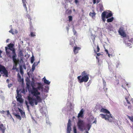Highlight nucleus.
Wrapping results in <instances>:
<instances>
[{
    "label": "nucleus",
    "instance_id": "obj_1",
    "mask_svg": "<svg viewBox=\"0 0 133 133\" xmlns=\"http://www.w3.org/2000/svg\"><path fill=\"white\" fill-rule=\"evenodd\" d=\"M14 45L12 43H10L7 45V46L5 47L6 53L7 56L9 57H12L14 62V65L12 69V70L17 69L16 67L19 62V61L17 59L16 54L15 50L14 48Z\"/></svg>",
    "mask_w": 133,
    "mask_h": 133
},
{
    "label": "nucleus",
    "instance_id": "obj_2",
    "mask_svg": "<svg viewBox=\"0 0 133 133\" xmlns=\"http://www.w3.org/2000/svg\"><path fill=\"white\" fill-rule=\"evenodd\" d=\"M31 93L33 96H35L36 98H32L29 97L28 100L29 104L32 106H33L34 104L37 105L38 102H42V99L39 95L41 94L40 92L37 90L35 88L33 87L32 89L31 90Z\"/></svg>",
    "mask_w": 133,
    "mask_h": 133
},
{
    "label": "nucleus",
    "instance_id": "obj_3",
    "mask_svg": "<svg viewBox=\"0 0 133 133\" xmlns=\"http://www.w3.org/2000/svg\"><path fill=\"white\" fill-rule=\"evenodd\" d=\"M101 112H102L108 114L109 115L107 114L104 115L103 114H101L99 115V116L102 118L104 119L105 120H108L109 121L112 122V121L113 118L111 115L110 114L109 111L107 110L102 108L100 111Z\"/></svg>",
    "mask_w": 133,
    "mask_h": 133
},
{
    "label": "nucleus",
    "instance_id": "obj_4",
    "mask_svg": "<svg viewBox=\"0 0 133 133\" xmlns=\"http://www.w3.org/2000/svg\"><path fill=\"white\" fill-rule=\"evenodd\" d=\"M82 76V78H81V76H78L77 77V79L78 80V82L79 83H81L84 82H87L89 79V74H87L86 72L84 71L81 73Z\"/></svg>",
    "mask_w": 133,
    "mask_h": 133
},
{
    "label": "nucleus",
    "instance_id": "obj_5",
    "mask_svg": "<svg viewBox=\"0 0 133 133\" xmlns=\"http://www.w3.org/2000/svg\"><path fill=\"white\" fill-rule=\"evenodd\" d=\"M77 125L78 128L81 131H83L85 129V123L82 120L79 119Z\"/></svg>",
    "mask_w": 133,
    "mask_h": 133
},
{
    "label": "nucleus",
    "instance_id": "obj_6",
    "mask_svg": "<svg viewBox=\"0 0 133 133\" xmlns=\"http://www.w3.org/2000/svg\"><path fill=\"white\" fill-rule=\"evenodd\" d=\"M17 96L16 97L17 101L19 102L20 103H22L23 101V100L21 98L22 96L21 94H19V91L17 90Z\"/></svg>",
    "mask_w": 133,
    "mask_h": 133
},
{
    "label": "nucleus",
    "instance_id": "obj_7",
    "mask_svg": "<svg viewBox=\"0 0 133 133\" xmlns=\"http://www.w3.org/2000/svg\"><path fill=\"white\" fill-rule=\"evenodd\" d=\"M119 35L123 37H126V34L124 31L123 28H120L118 31Z\"/></svg>",
    "mask_w": 133,
    "mask_h": 133
},
{
    "label": "nucleus",
    "instance_id": "obj_8",
    "mask_svg": "<svg viewBox=\"0 0 133 133\" xmlns=\"http://www.w3.org/2000/svg\"><path fill=\"white\" fill-rule=\"evenodd\" d=\"M119 35L123 37H126V34L124 31L123 28H120L118 31Z\"/></svg>",
    "mask_w": 133,
    "mask_h": 133
},
{
    "label": "nucleus",
    "instance_id": "obj_9",
    "mask_svg": "<svg viewBox=\"0 0 133 133\" xmlns=\"http://www.w3.org/2000/svg\"><path fill=\"white\" fill-rule=\"evenodd\" d=\"M84 110L83 109H82L78 114L77 117L78 118H83L84 116Z\"/></svg>",
    "mask_w": 133,
    "mask_h": 133
},
{
    "label": "nucleus",
    "instance_id": "obj_10",
    "mask_svg": "<svg viewBox=\"0 0 133 133\" xmlns=\"http://www.w3.org/2000/svg\"><path fill=\"white\" fill-rule=\"evenodd\" d=\"M81 49L80 47L77 46H74V53L75 54H76L78 52L79 50Z\"/></svg>",
    "mask_w": 133,
    "mask_h": 133
},
{
    "label": "nucleus",
    "instance_id": "obj_11",
    "mask_svg": "<svg viewBox=\"0 0 133 133\" xmlns=\"http://www.w3.org/2000/svg\"><path fill=\"white\" fill-rule=\"evenodd\" d=\"M5 129V127L3 124H2L0 125V130L2 131V133H4Z\"/></svg>",
    "mask_w": 133,
    "mask_h": 133
},
{
    "label": "nucleus",
    "instance_id": "obj_12",
    "mask_svg": "<svg viewBox=\"0 0 133 133\" xmlns=\"http://www.w3.org/2000/svg\"><path fill=\"white\" fill-rule=\"evenodd\" d=\"M17 79L18 81L19 82H22L23 81V79L21 78V77L19 73L17 74Z\"/></svg>",
    "mask_w": 133,
    "mask_h": 133
},
{
    "label": "nucleus",
    "instance_id": "obj_13",
    "mask_svg": "<svg viewBox=\"0 0 133 133\" xmlns=\"http://www.w3.org/2000/svg\"><path fill=\"white\" fill-rule=\"evenodd\" d=\"M19 111L21 114L22 117L23 118H25V112L23 111L22 110L20 109H19Z\"/></svg>",
    "mask_w": 133,
    "mask_h": 133
},
{
    "label": "nucleus",
    "instance_id": "obj_14",
    "mask_svg": "<svg viewBox=\"0 0 133 133\" xmlns=\"http://www.w3.org/2000/svg\"><path fill=\"white\" fill-rule=\"evenodd\" d=\"M98 7L99 8L100 11H102L104 10V8L102 4H99Z\"/></svg>",
    "mask_w": 133,
    "mask_h": 133
},
{
    "label": "nucleus",
    "instance_id": "obj_15",
    "mask_svg": "<svg viewBox=\"0 0 133 133\" xmlns=\"http://www.w3.org/2000/svg\"><path fill=\"white\" fill-rule=\"evenodd\" d=\"M43 81L44 83L46 84H49L50 83V82H49L48 80L46 79L45 77L43 78Z\"/></svg>",
    "mask_w": 133,
    "mask_h": 133
},
{
    "label": "nucleus",
    "instance_id": "obj_16",
    "mask_svg": "<svg viewBox=\"0 0 133 133\" xmlns=\"http://www.w3.org/2000/svg\"><path fill=\"white\" fill-rule=\"evenodd\" d=\"M112 13L111 12L109 13L108 12V13H107V15L106 16V18H109L111 16H112Z\"/></svg>",
    "mask_w": 133,
    "mask_h": 133
},
{
    "label": "nucleus",
    "instance_id": "obj_17",
    "mask_svg": "<svg viewBox=\"0 0 133 133\" xmlns=\"http://www.w3.org/2000/svg\"><path fill=\"white\" fill-rule=\"evenodd\" d=\"M71 126H67V133H70V131H71Z\"/></svg>",
    "mask_w": 133,
    "mask_h": 133
},
{
    "label": "nucleus",
    "instance_id": "obj_18",
    "mask_svg": "<svg viewBox=\"0 0 133 133\" xmlns=\"http://www.w3.org/2000/svg\"><path fill=\"white\" fill-rule=\"evenodd\" d=\"M20 71L21 74V75L23 76L24 74L23 70L22 67L21 66H20L19 67Z\"/></svg>",
    "mask_w": 133,
    "mask_h": 133
},
{
    "label": "nucleus",
    "instance_id": "obj_19",
    "mask_svg": "<svg viewBox=\"0 0 133 133\" xmlns=\"http://www.w3.org/2000/svg\"><path fill=\"white\" fill-rule=\"evenodd\" d=\"M108 13L107 12H105V11H104L103 12L101 15V16L102 17H106V16L107 15V14Z\"/></svg>",
    "mask_w": 133,
    "mask_h": 133
},
{
    "label": "nucleus",
    "instance_id": "obj_20",
    "mask_svg": "<svg viewBox=\"0 0 133 133\" xmlns=\"http://www.w3.org/2000/svg\"><path fill=\"white\" fill-rule=\"evenodd\" d=\"M74 40L72 39H71L70 41V44L72 47L74 46Z\"/></svg>",
    "mask_w": 133,
    "mask_h": 133
},
{
    "label": "nucleus",
    "instance_id": "obj_21",
    "mask_svg": "<svg viewBox=\"0 0 133 133\" xmlns=\"http://www.w3.org/2000/svg\"><path fill=\"white\" fill-rule=\"evenodd\" d=\"M114 19V17H111V18L108 19L107 20V21L108 22H111L113 21Z\"/></svg>",
    "mask_w": 133,
    "mask_h": 133
},
{
    "label": "nucleus",
    "instance_id": "obj_22",
    "mask_svg": "<svg viewBox=\"0 0 133 133\" xmlns=\"http://www.w3.org/2000/svg\"><path fill=\"white\" fill-rule=\"evenodd\" d=\"M91 39H92V40L94 41L95 40V35L92 34L91 36Z\"/></svg>",
    "mask_w": 133,
    "mask_h": 133
},
{
    "label": "nucleus",
    "instance_id": "obj_23",
    "mask_svg": "<svg viewBox=\"0 0 133 133\" xmlns=\"http://www.w3.org/2000/svg\"><path fill=\"white\" fill-rule=\"evenodd\" d=\"M18 55L19 56H23V51L22 50H20L18 52Z\"/></svg>",
    "mask_w": 133,
    "mask_h": 133
},
{
    "label": "nucleus",
    "instance_id": "obj_24",
    "mask_svg": "<svg viewBox=\"0 0 133 133\" xmlns=\"http://www.w3.org/2000/svg\"><path fill=\"white\" fill-rule=\"evenodd\" d=\"M36 88L37 90H40L41 89H42V86L41 85H39L38 87L37 88Z\"/></svg>",
    "mask_w": 133,
    "mask_h": 133
},
{
    "label": "nucleus",
    "instance_id": "obj_25",
    "mask_svg": "<svg viewBox=\"0 0 133 133\" xmlns=\"http://www.w3.org/2000/svg\"><path fill=\"white\" fill-rule=\"evenodd\" d=\"M96 15V13L95 12H90L89 13V15L92 17H93L94 16Z\"/></svg>",
    "mask_w": 133,
    "mask_h": 133
},
{
    "label": "nucleus",
    "instance_id": "obj_26",
    "mask_svg": "<svg viewBox=\"0 0 133 133\" xmlns=\"http://www.w3.org/2000/svg\"><path fill=\"white\" fill-rule=\"evenodd\" d=\"M72 12V11L71 10H67L66 11V13L67 15H70V14Z\"/></svg>",
    "mask_w": 133,
    "mask_h": 133
},
{
    "label": "nucleus",
    "instance_id": "obj_27",
    "mask_svg": "<svg viewBox=\"0 0 133 133\" xmlns=\"http://www.w3.org/2000/svg\"><path fill=\"white\" fill-rule=\"evenodd\" d=\"M23 3V6L24 8L25 9V10L27 12H28V10H27V8L26 6V2L25 3Z\"/></svg>",
    "mask_w": 133,
    "mask_h": 133
},
{
    "label": "nucleus",
    "instance_id": "obj_28",
    "mask_svg": "<svg viewBox=\"0 0 133 133\" xmlns=\"http://www.w3.org/2000/svg\"><path fill=\"white\" fill-rule=\"evenodd\" d=\"M15 116L16 117V118L19 119L21 120V116L17 114H16L15 115Z\"/></svg>",
    "mask_w": 133,
    "mask_h": 133
},
{
    "label": "nucleus",
    "instance_id": "obj_29",
    "mask_svg": "<svg viewBox=\"0 0 133 133\" xmlns=\"http://www.w3.org/2000/svg\"><path fill=\"white\" fill-rule=\"evenodd\" d=\"M91 125L90 124H88L87 125V128L88 130H89L91 127Z\"/></svg>",
    "mask_w": 133,
    "mask_h": 133
},
{
    "label": "nucleus",
    "instance_id": "obj_30",
    "mask_svg": "<svg viewBox=\"0 0 133 133\" xmlns=\"http://www.w3.org/2000/svg\"><path fill=\"white\" fill-rule=\"evenodd\" d=\"M35 33L31 32H30V36L31 37H34L36 36Z\"/></svg>",
    "mask_w": 133,
    "mask_h": 133
},
{
    "label": "nucleus",
    "instance_id": "obj_31",
    "mask_svg": "<svg viewBox=\"0 0 133 133\" xmlns=\"http://www.w3.org/2000/svg\"><path fill=\"white\" fill-rule=\"evenodd\" d=\"M68 18H69V22H70L72 21V16H69L68 17Z\"/></svg>",
    "mask_w": 133,
    "mask_h": 133
},
{
    "label": "nucleus",
    "instance_id": "obj_32",
    "mask_svg": "<svg viewBox=\"0 0 133 133\" xmlns=\"http://www.w3.org/2000/svg\"><path fill=\"white\" fill-rule=\"evenodd\" d=\"M100 50V49L99 48V46L98 45H97V50L96 51L95 50H94V51L95 52H99Z\"/></svg>",
    "mask_w": 133,
    "mask_h": 133
},
{
    "label": "nucleus",
    "instance_id": "obj_33",
    "mask_svg": "<svg viewBox=\"0 0 133 133\" xmlns=\"http://www.w3.org/2000/svg\"><path fill=\"white\" fill-rule=\"evenodd\" d=\"M128 117L131 121L133 122V116L131 117L129 116H128Z\"/></svg>",
    "mask_w": 133,
    "mask_h": 133
},
{
    "label": "nucleus",
    "instance_id": "obj_34",
    "mask_svg": "<svg viewBox=\"0 0 133 133\" xmlns=\"http://www.w3.org/2000/svg\"><path fill=\"white\" fill-rule=\"evenodd\" d=\"M6 112L7 113V115L8 116H11V115L10 114V113L9 112V111L8 110L6 111Z\"/></svg>",
    "mask_w": 133,
    "mask_h": 133
},
{
    "label": "nucleus",
    "instance_id": "obj_35",
    "mask_svg": "<svg viewBox=\"0 0 133 133\" xmlns=\"http://www.w3.org/2000/svg\"><path fill=\"white\" fill-rule=\"evenodd\" d=\"M71 121L70 119L69 120L68 122V123L67 126H71Z\"/></svg>",
    "mask_w": 133,
    "mask_h": 133
},
{
    "label": "nucleus",
    "instance_id": "obj_36",
    "mask_svg": "<svg viewBox=\"0 0 133 133\" xmlns=\"http://www.w3.org/2000/svg\"><path fill=\"white\" fill-rule=\"evenodd\" d=\"M34 57H31V63H32L34 62Z\"/></svg>",
    "mask_w": 133,
    "mask_h": 133
},
{
    "label": "nucleus",
    "instance_id": "obj_37",
    "mask_svg": "<svg viewBox=\"0 0 133 133\" xmlns=\"http://www.w3.org/2000/svg\"><path fill=\"white\" fill-rule=\"evenodd\" d=\"M125 99L126 100V101H127V103L128 104H130V102L128 100V99L127 98V97H126L125 98Z\"/></svg>",
    "mask_w": 133,
    "mask_h": 133
},
{
    "label": "nucleus",
    "instance_id": "obj_38",
    "mask_svg": "<svg viewBox=\"0 0 133 133\" xmlns=\"http://www.w3.org/2000/svg\"><path fill=\"white\" fill-rule=\"evenodd\" d=\"M26 16L29 19H30V20L31 19V17L29 14H27L26 15Z\"/></svg>",
    "mask_w": 133,
    "mask_h": 133
},
{
    "label": "nucleus",
    "instance_id": "obj_39",
    "mask_svg": "<svg viewBox=\"0 0 133 133\" xmlns=\"http://www.w3.org/2000/svg\"><path fill=\"white\" fill-rule=\"evenodd\" d=\"M12 85V84L11 83L9 84L8 85V87L9 88L11 87V86Z\"/></svg>",
    "mask_w": 133,
    "mask_h": 133
},
{
    "label": "nucleus",
    "instance_id": "obj_40",
    "mask_svg": "<svg viewBox=\"0 0 133 133\" xmlns=\"http://www.w3.org/2000/svg\"><path fill=\"white\" fill-rule=\"evenodd\" d=\"M106 18V17H102V20L104 22H105V18Z\"/></svg>",
    "mask_w": 133,
    "mask_h": 133
},
{
    "label": "nucleus",
    "instance_id": "obj_41",
    "mask_svg": "<svg viewBox=\"0 0 133 133\" xmlns=\"http://www.w3.org/2000/svg\"><path fill=\"white\" fill-rule=\"evenodd\" d=\"M5 112H6V111L4 110H2L0 111V113L3 114H4Z\"/></svg>",
    "mask_w": 133,
    "mask_h": 133
},
{
    "label": "nucleus",
    "instance_id": "obj_42",
    "mask_svg": "<svg viewBox=\"0 0 133 133\" xmlns=\"http://www.w3.org/2000/svg\"><path fill=\"white\" fill-rule=\"evenodd\" d=\"M9 32L10 33H12V34H14V33L12 32V29H11L9 31Z\"/></svg>",
    "mask_w": 133,
    "mask_h": 133
},
{
    "label": "nucleus",
    "instance_id": "obj_43",
    "mask_svg": "<svg viewBox=\"0 0 133 133\" xmlns=\"http://www.w3.org/2000/svg\"><path fill=\"white\" fill-rule=\"evenodd\" d=\"M26 104L27 106V108L28 109H29V106L28 105V103L26 102Z\"/></svg>",
    "mask_w": 133,
    "mask_h": 133
},
{
    "label": "nucleus",
    "instance_id": "obj_44",
    "mask_svg": "<svg viewBox=\"0 0 133 133\" xmlns=\"http://www.w3.org/2000/svg\"><path fill=\"white\" fill-rule=\"evenodd\" d=\"M75 2L76 4H77L79 2L78 0H75Z\"/></svg>",
    "mask_w": 133,
    "mask_h": 133
},
{
    "label": "nucleus",
    "instance_id": "obj_45",
    "mask_svg": "<svg viewBox=\"0 0 133 133\" xmlns=\"http://www.w3.org/2000/svg\"><path fill=\"white\" fill-rule=\"evenodd\" d=\"M78 58H76L74 60L75 62H76L78 60Z\"/></svg>",
    "mask_w": 133,
    "mask_h": 133
},
{
    "label": "nucleus",
    "instance_id": "obj_46",
    "mask_svg": "<svg viewBox=\"0 0 133 133\" xmlns=\"http://www.w3.org/2000/svg\"><path fill=\"white\" fill-rule=\"evenodd\" d=\"M96 3V0H93V3L94 4H95Z\"/></svg>",
    "mask_w": 133,
    "mask_h": 133
},
{
    "label": "nucleus",
    "instance_id": "obj_47",
    "mask_svg": "<svg viewBox=\"0 0 133 133\" xmlns=\"http://www.w3.org/2000/svg\"><path fill=\"white\" fill-rule=\"evenodd\" d=\"M74 133H77L76 130V129H74Z\"/></svg>",
    "mask_w": 133,
    "mask_h": 133
},
{
    "label": "nucleus",
    "instance_id": "obj_48",
    "mask_svg": "<svg viewBox=\"0 0 133 133\" xmlns=\"http://www.w3.org/2000/svg\"><path fill=\"white\" fill-rule=\"evenodd\" d=\"M103 89H104L105 91V89H106V90H107V89L106 88V86H105V85H104V88H103Z\"/></svg>",
    "mask_w": 133,
    "mask_h": 133
},
{
    "label": "nucleus",
    "instance_id": "obj_49",
    "mask_svg": "<svg viewBox=\"0 0 133 133\" xmlns=\"http://www.w3.org/2000/svg\"><path fill=\"white\" fill-rule=\"evenodd\" d=\"M101 55V54L100 53H97V56H99Z\"/></svg>",
    "mask_w": 133,
    "mask_h": 133
},
{
    "label": "nucleus",
    "instance_id": "obj_50",
    "mask_svg": "<svg viewBox=\"0 0 133 133\" xmlns=\"http://www.w3.org/2000/svg\"><path fill=\"white\" fill-rule=\"evenodd\" d=\"M105 51L107 52V54H108V53H109V52H108V50L107 49H105Z\"/></svg>",
    "mask_w": 133,
    "mask_h": 133
},
{
    "label": "nucleus",
    "instance_id": "obj_51",
    "mask_svg": "<svg viewBox=\"0 0 133 133\" xmlns=\"http://www.w3.org/2000/svg\"><path fill=\"white\" fill-rule=\"evenodd\" d=\"M101 0H97L96 2L98 4V3L100 2Z\"/></svg>",
    "mask_w": 133,
    "mask_h": 133
},
{
    "label": "nucleus",
    "instance_id": "obj_52",
    "mask_svg": "<svg viewBox=\"0 0 133 133\" xmlns=\"http://www.w3.org/2000/svg\"><path fill=\"white\" fill-rule=\"evenodd\" d=\"M111 26H107V29H110V28H111Z\"/></svg>",
    "mask_w": 133,
    "mask_h": 133
},
{
    "label": "nucleus",
    "instance_id": "obj_53",
    "mask_svg": "<svg viewBox=\"0 0 133 133\" xmlns=\"http://www.w3.org/2000/svg\"><path fill=\"white\" fill-rule=\"evenodd\" d=\"M9 79H7L6 80V82L7 83H9Z\"/></svg>",
    "mask_w": 133,
    "mask_h": 133
},
{
    "label": "nucleus",
    "instance_id": "obj_54",
    "mask_svg": "<svg viewBox=\"0 0 133 133\" xmlns=\"http://www.w3.org/2000/svg\"><path fill=\"white\" fill-rule=\"evenodd\" d=\"M23 3L26 2L25 0H22Z\"/></svg>",
    "mask_w": 133,
    "mask_h": 133
},
{
    "label": "nucleus",
    "instance_id": "obj_55",
    "mask_svg": "<svg viewBox=\"0 0 133 133\" xmlns=\"http://www.w3.org/2000/svg\"><path fill=\"white\" fill-rule=\"evenodd\" d=\"M74 35H75L76 34V31H74Z\"/></svg>",
    "mask_w": 133,
    "mask_h": 133
},
{
    "label": "nucleus",
    "instance_id": "obj_56",
    "mask_svg": "<svg viewBox=\"0 0 133 133\" xmlns=\"http://www.w3.org/2000/svg\"><path fill=\"white\" fill-rule=\"evenodd\" d=\"M119 63H117V65H116V67L118 68V65H119Z\"/></svg>",
    "mask_w": 133,
    "mask_h": 133
},
{
    "label": "nucleus",
    "instance_id": "obj_57",
    "mask_svg": "<svg viewBox=\"0 0 133 133\" xmlns=\"http://www.w3.org/2000/svg\"><path fill=\"white\" fill-rule=\"evenodd\" d=\"M128 108L129 109H131V106H128Z\"/></svg>",
    "mask_w": 133,
    "mask_h": 133
},
{
    "label": "nucleus",
    "instance_id": "obj_58",
    "mask_svg": "<svg viewBox=\"0 0 133 133\" xmlns=\"http://www.w3.org/2000/svg\"><path fill=\"white\" fill-rule=\"evenodd\" d=\"M108 54V56L109 57H110V54L109 53H108V54Z\"/></svg>",
    "mask_w": 133,
    "mask_h": 133
},
{
    "label": "nucleus",
    "instance_id": "obj_59",
    "mask_svg": "<svg viewBox=\"0 0 133 133\" xmlns=\"http://www.w3.org/2000/svg\"><path fill=\"white\" fill-rule=\"evenodd\" d=\"M8 40H9L8 39H7L6 40V42H8Z\"/></svg>",
    "mask_w": 133,
    "mask_h": 133
},
{
    "label": "nucleus",
    "instance_id": "obj_60",
    "mask_svg": "<svg viewBox=\"0 0 133 133\" xmlns=\"http://www.w3.org/2000/svg\"><path fill=\"white\" fill-rule=\"evenodd\" d=\"M118 83H119L118 81H117V84H118Z\"/></svg>",
    "mask_w": 133,
    "mask_h": 133
},
{
    "label": "nucleus",
    "instance_id": "obj_61",
    "mask_svg": "<svg viewBox=\"0 0 133 133\" xmlns=\"http://www.w3.org/2000/svg\"><path fill=\"white\" fill-rule=\"evenodd\" d=\"M86 133H89V132L88 131H86Z\"/></svg>",
    "mask_w": 133,
    "mask_h": 133
},
{
    "label": "nucleus",
    "instance_id": "obj_62",
    "mask_svg": "<svg viewBox=\"0 0 133 133\" xmlns=\"http://www.w3.org/2000/svg\"><path fill=\"white\" fill-rule=\"evenodd\" d=\"M128 40L129 41V38L128 37Z\"/></svg>",
    "mask_w": 133,
    "mask_h": 133
},
{
    "label": "nucleus",
    "instance_id": "obj_63",
    "mask_svg": "<svg viewBox=\"0 0 133 133\" xmlns=\"http://www.w3.org/2000/svg\"><path fill=\"white\" fill-rule=\"evenodd\" d=\"M96 58L97 59H98V57L97 56L96 57Z\"/></svg>",
    "mask_w": 133,
    "mask_h": 133
},
{
    "label": "nucleus",
    "instance_id": "obj_64",
    "mask_svg": "<svg viewBox=\"0 0 133 133\" xmlns=\"http://www.w3.org/2000/svg\"><path fill=\"white\" fill-rule=\"evenodd\" d=\"M82 11L83 12V9L82 10Z\"/></svg>",
    "mask_w": 133,
    "mask_h": 133
}]
</instances>
